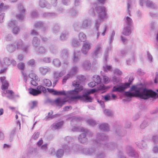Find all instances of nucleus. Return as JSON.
I'll return each mask as SVG.
<instances>
[{
	"label": "nucleus",
	"instance_id": "de8ad7c7",
	"mask_svg": "<svg viewBox=\"0 0 158 158\" xmlns=\"http://www.w3.org/2000/svg\"><path fill=\"white\" fill-rule=\"evenodd\" d=\"M56 15L53 13H45L43 14V16L44 17L49 18H53L55 17Z\"/></svg>",
	"mask_w": 158,
	"mask_h": 158
},
{
	"label": "nucleus",
	"instance_id": "f8f14e48",
	"mask_svg": "<svg viewBox=\"0 0 158 158\" xmlns=\"http://www.w3.org/2000/svg\"><path fill=\"white\" fill-rule=\"evenodd\" d=\"M102 51V46L101 44H98L95 47L94 50L92 54L94 58H97L98 56L101 54Z\"/></svg>",
	"mask_w": 158,
	"mask_h": 158
},
{
	"label": "nucleus",
	"instance_id": "79ce46f5",
	"mask_svg": "<svg viewBox=\"0 0 158 158\" xmlns=\"http://www.w3.org/2000/svg\"><path fill=\"white\" fill-rule=\"evenodd\" d=\"M78 13L79 12L78 10L75 8H73L70 10L69 14L73 16L77 15Z\"/></svg>",
	"mask_w": 158,
	"mask_h": 158
},
{
	"label": "nucleus",
	"instance_id": "6e6d98bb",
	"mask_svg": "<svg viewBox=\"0 0 158 158\" xmlns=\"http://www.w3.org/2000/svg\"><path fill=\"white\" fill-rule=\"evenodd\" d=\"M43 26L44 23L41 21L36 22L34 24V27L37 28H40L43 27Z\"/></svg>",
	"mask_w": 158,
	"mask_h": 158
},
{
	"label": "nucleus",
	"instance_id": "bb28decb",
	"mask_svg": "<svg viewBox=\"0 0 158 158\" xmlns=\"http://www.w3.org/2000/svg\"><path fill=\"white\" fill-rule=\"evenodd\" d=\"M65 73V70L61 71L60 72L54 71L53 72V77L55 79L59 80V78L63 76Z\"/></svg>",
	"mask_w": 158,
	"mask_h": 158
},
{
	"label": "nucleus",
	"instance_id": "3c124183",
	"mask_svg": "<svg viewBox=\"0 0 158 158\" xmlns=\"http://www.w3.org/2000/svg\"><path fill=\"white\" fill-rule=\"evenodd\" d=\"M38 103V102L37 101H32L29 102V105L30 108L31 109H33L37 106Z\"/></svg>",
	"mask_w": 158,
	"mask_h": 158
},
{
	"label": "nucleus",
	"instance_id": "7ed1b4c3",
	"mask_svg": "<svg viewBox=\"0 0 158 158\" xmlns=\"http://www.w3.org/2000/svg\"><path fill=\"white\" fill-rule=\"evenodd\" d=\"M105 89V88L104 86H102L98 89H91L89 91L85 93L82 96L77 95V94L74 96L71 97V99L73 100L79 99L86 102H91L93 101V98L89 95L90 94L94 93L97 91L98 90H104Z\"/></svg>",
	"mask_w": 158,
	"mask_h": 158
},
{
	"label": "nucleus",
	"instance_id": "e2e57ef3",
	"mask_svg": "<svg viewBox=\"0 0 158 158\" xmlns=\"http://www.w3.org/2000/svg\"><path fill=\"white\" fill-rule=\"evenodd\" d=\"M115 32L114 31H113L110 34V36L109 39V44H111V43L113 42L114 39V37L115 35Z\"/></svg>",
	"mask_w": 158,
	"mask_h": 158
},
{
	"label": "nucleus",
	"instance_id": "5701e85b",
	"mask_svg": "<svg viewBox=\"0 0 158 158\" xmlns=\"http://www.w3.org/2000/svg\"><path fill=\"white\" fill-rule=\"evenodd\" d=\"M2 94L3 97H6L10 99H13L14 98V93L12 90H4Z\"/></svg>",
	"mask_w": 158,
	"mask_h": 158
},
{
	"label": "nucleus",
	"instance_id": "c756f323",
	"mask_svg": "<svg viewBox=\"0 0 158 158\" xmlns=\"http://www.w3.org/2000/svg\"><path fill=\"white\" fill-rule=\"evenodd\" d=\"M39 5L41 8L46 7L49 9L50 6L45 0H40L39 2Z\"/></svg>",
	"mask_w": 158,
	"mask_h": 158
},
{
	"label": "nucleus",
	"instance_id": "20e7f679",
	"mask_svg": "<svg viewBox=\"0 0 158 158\" xmlns=\"http://www.w3.org/2000/svg\"><path fill=\"white\" fill-rule=\"evenodd\" d=\"M82 89V87H80L79 89L77 88L75 90H71L65 92L64 90L62 91H57L53 89H47L48 92L51 93H52L54 95H64L68 97H69L70 100L72 101H74V100H72L71 97L74 96L78 94L79 92Z\"/></svg>",
	"mask_w": 158,
	"mask_h": 158
},
{
	"label": "nucleus",
	"instance_id": "680f3d73",
	"mask_svg": "<svg viewBox=\"0 0 158 158\" xmlns=\"http://www.w3.org/2000/svg\"><path fill=\"white\" fill-rule=\"evenodd\" d=\"M120 79L119 78L115 76L111 80V81L114 85L116 84L120 81Z\"/></svg>",
	"mask_w": 158,
	"mask_h": 158
},
{
	"label": "nucleus",
	"instance_id": "c85d7f7f",
	"mask_svg": "<svg viewBox=\"0 0 158 158\" xmlns=\"http://www.w3.org/2000/svg\"><path fill=\"white\" fill-rule=\"evenodd\" d=\"M104 147L111 150H114L117 147V144L114 142H110L106 143L104 145Z\"/></svg>",
	"mask_w": 158,
	"mask_h": 158
},
{
	"label": "nucleus",
	"instance_id": "a18cd8bd",
	"mask_svg": "<svg viewBox=\"0 0 158 158\" xmlns=\"http://www.w3.org/2000/svg\"><path fill=\"white\" fill-rule=\"evenodd\" d=\"M36 89L39 94H40L42 92L44 93H45L46 92L45 88L41 85L38 86L37 87Z\"/></svg>",
	"mask_w": 158,
	"mask_h": 158
},
{
	"label": "nucleus",
	"instance_id": "dca6fc26",
	"mask_svg": "<svg viewBox=\"0 0 158 158\" xmlns=\"http://www.w3.org/2000/svg\"><path fill=\"white\" fill-rule=\"evenodd\" d=\"M29 76L31 79V84L34 86H36L38 85L37 81L40 80L38 77L35 74L33 73L29 74Z\"/></svg>",
	"mask_w": 158,
	"mask_h": 158
},
{
	"label": "nucleus",
	"instance_id": "864d4df0",
	"mask_svg": "<svg viewBox=\"0 0 158 158\" xmlns=\"http://www.w3.org/2000/svg\"><path fill=\"white\" fill-rule=\"evenodd\" d=\"M64 154V151L62 149L58 150L56 153V156L58 158H61Z\"/></svg>",
	"mask_w": 158,
	"mask_h": 158
},
{
	"label": "nucleus",
	"instance_id": "6e6552de",
	"mask_svg": "<svg viewBox=\"0 0 158 158\" xmlns=\"http://www.w3.org/2000/svg\"><path fill=\"white\" fill-rule=\"evenodd\" d=\"M131 82L122 83L118 85L114 86L112 89V92H123L129 87Z\"/></svg>",
	"mask_w": 158,
	"mask_h": 158
},
{
	"label": "nucleus",
	"instance_id": "8fccbe9b",
	"mask_svg": "<svg viewBox=\"0 0 158 158\" xmlns=\"http://www.w3.org/2000/svg\"><path fill=\"white\" fill-rule=\"evenodd\" d=\"M12 29V33L15 35H17L20 31V29L17 26V25L14 27Z\"/></svg>",
	"mask_w": 158,
	"mask_h": 158
},
{
	"label": "nucleus",
	"instance_id": "2f4dec72",
	"mask_svg": "<svg viewBox=\"0 0 158 158\" xmlns=\"http://www.w3.org/2000/svg\"><path fill=\"white\" fill-rule=\"evenodd\" d=\"M69 35V32L68 31H63L60 36V39L63 41L65 40L68 37Z\"/></svg>",
	"mask_w": 158,
	"mask_h": 158
},
{
	"label": "nucleus",
	"instance_id": "c03bdc74",
	"mask_svg": "<svg viewBox=\"0 0 158 158\" xmlns=\"http://www.w3.org/2000/svg\"><path fill=\"white\" fill-rule=\"evenodd\" d=\"M43 84L44 86L50 87L52 85L51 81L49 79H44L43 80Z\"/></svg>",
	"mask_w": 158,
	"mask_h": 158
},
{
	"label": "nucleus",
	"instance_id": "09e8293b",
	"mask_svg": "<svg viewBox=\"0 0 158 158\" xmlns=\"http://www.w3.org/2000/svg\"><path fill=\"white\" fill-rule=\"evenodd\" d=\"M77 67L76 66L73 67L69 73L70 74V75L73 77L77 73Z\"/></svg>",
	"mask_w": 158,
	"mask_h": 158
},
{
	"label": "nucleus",
	"instance_id": "a19ab883",
	"mask_svg": "<svg viewBox=\"0 0 158 158\" xmlns=\"http://www.w3.org/2000/svg\"><path fill=\"white\" fill-rule=\"evenodd\" d=\"M60 30V27L57 24H55L53 27L52 32L53 33L56 34L59 32Z\"/></svg>",
	"mask_w": 158,
	"mask_h": 158
},
{
	"label": "nucleus",
	"instance_id": "37998d69",
	"mask_svg": "<svg viewBox=\"0 0 158 158\" xmlns=\"http://www.w3.org/2000/svg\"><path fill=\"white\" fill-rule=\"evenodd\" d=\"M90 66L91 64L89 61H84L83 63L82 67L86 70L89 69Z\"/></svg>",
	"mask_w": 158,
	"mask_h": 158
},
{
	"label": "nucleus",
	"instance_id": "cd10ccee",
	"mask_svg": "<svg viewBox=\"0 0 158 158\" xmlns=\"http://www.w3.org/2000/svg\"><path fill=\"white\" fill-rule=\"evenodd\" d=\"M136 146L139 148L141 149H145L147 147V144L143 140L138 142L135 143Z\"/></svg>",
	"mask_w": 158,
	"mask_h": 158
},
{
	"label": "nucleus",
	"instance_id": "aec40b11",
	"mask_svg": "<svg viewBox=\"0 0 158 158\" xmlns=\"http://www.w3.org/2000/svg\"><path fill=\"white\" fill-rule=\"evenodd\" d=\"M40 73L43 75H45L48 73L51 72V68L47 66H42L39 68Z\"/></svg>",
	"mask_w": 158,
	"mask_h": 158
},
{
	"label": "nucleus",
	"instance_id": "7c9ffc66",
	"mask_svg": "<svg viewBox=\"0 0 158 158\" xmlns=\"http://www.w3.org/2000/svg\"><path fill=\"white\" fill-rule=\"evenodd\" d=\"M131 27L125 26L122 34L125 35H129L131 33Z\"/></svg>",
	"mask_w": 158,
	"mask_h": 158
},
{
	"label": "nucleus",
	"instance_id": "1a4fd4ad",
	"mask_svg": "<svg viewBox=\"0 0 158 158\" xmlns=\"http://www.w3.org/2000/svg\"><path fill=\"white\" fill-rule=\"evenodd\" d=\"M69 56V53L67 50L63 49L61 51L60 56L61 59L64 60V63L63 67L64 68H67L69 62L68 60V59Z\"/></svg>",
	"mask_w": 158,
	"mask_h": 158
},
{
	"label": "nucleus",
	"instance_id": "a878e982",
	"mask_svg": "<svg viewBox=\"0 0 158 158\" xmlns=\"http://www.w3.org/2000/svg\"><path fill=\"white\" fill-rule=\"evenodd\" d=\"M64 123V122L63 121L56 122L53 124L52 129L53 130H58L62 128Z\"/></svg>",
	"mask_w": 158,
	"mask_h": 158
},
{
	"label": "nucleus",
	"instance_id": "72a5a7b5",
	"mask_svg": "<svg viewBox=\"0 0 158 158\" xmlns=\"http://www.w3.org/2000/svg\"><path fill=\"white\" fill-rule=\"evenodd\" d=\"M6 49L10 53H12L14 52L16 49L15 45L13 44H8L6 46Z\"/></svg>",
	"mask_w": 158,
	"mask_h": 158
},
{
	"label": "nucleus",
	"instance_id": "f257e3e1",
	"mask_svg": "<svg viewBox=\"0 0 158 158\" xmlns=\"http://www.w3.org/2000/svg\"><path fill=\"white\" fill-rule=\"evenodd\" d=\"M125 95L127 97H138L140 98L147 99L150 98H158V94L151 90L148 89L141 84L139 85H133L130 91L125 92Z\"/></svg>",
	"mask_w": 158,
	"mask_h": 158
},
{
	"label": "nucleus",
	"instance_id": "0e129e2a",
	"mask_svg": "<svg viewBox=\"0 0 158 158\" xmlns=\"http://www.w3.org/2000/svg\"><path fill=\"white\" fill-rule=\"evenodd\" d=\"M94 80L97 84H99L101 82V80L100 77L98 75H95L93 77Z\"/></svg>",
	"mask_w": 158,
	"mask_h": 158
},
{
	"label": "nucleus",
	"instance_id": "f03ea898",
	"mask_svg": "<svg viewBox=\"0 0 158 158\" xmlns=\"http://www.w3.org/2000/svg\"><path fill=\"white\" fill-rule=\"evenodd\" d=\"M95 12L98 14V18L100 20L107 18L105 8L103 6H98L96 3L92 5L89 10V14L92 16H94Z\"/></svg>",
	"mask_w": 158,
	"mask_h": 158
},
{
	"label": "nucleus",
	"instance_id": "4468645a",
	"mask_svg": "<svg viewBox=\"0 0 158 158\" xmlns=\"http://www.w3.org/2000/svg\"><path fill=\"white\" fill-rule=\"evenodd\" d=\"M140 5L141 6H143L145 4L147 7L151 8H154L156 7L155 4L152 1L149 0H139Z\"/></svg>",
	"mask_w": 158,
	"mask_h": 158
},
{
	"label": "nucleus",
	"instance_id": "5fc2aeb1",
	"mask_svg": "<svg viewBox=\"0 0 158 158\" xmlns=\"http://www.w3.org/2000/svg\"><path fill=\"white\" fill-rule=\"evenodd\" d=\"M104 114L108 116H112L113 114L112 111L110 110L105 109L103 111Z\"/></svg>",
	"mask_w": 158,
	"mask_h": 158
},
{
	"label": "nucleus",
	"instance_id": "69168bd1",
	"mask_svg": "<svg viewBox=\"0 0 158 158\" xmlns=\"http://www.w3.org/2000/svg\"><path fill=\"white\" fill-rule=\"evenodd\" d=\"M72 45L74 47H77L79 44V42L78 41L75 39H73L72 41Z\"/></svg>",
	"mask_w": 158,
	"mask_h": 158
},
{
	"label": "nucleus",
	"instance_id": "a211bd4d",
	"mask_svg": "<svg viewBox=\"0 0 158 158\" xmlns=\"http://www.w3.org/2000/svg\"><path fill=\"white\" fill-rule=\"evenodd\" d=\"M96 149L94 148H90L87 149L85 148H83L82 153L86 155H93L95 154Z\"/></svg>",
	"mask_w": 158,
	"mask_h": 158
},
{
	"label": "nucleus",
	"instance_id": "e433bc0d",
	"mask_svg": "<svg viewBox=\"0 0 158 158\" xmlns=\"http://www.w3.org/2000/svg\"><path fill=\"white\" fill-rule=\"evenodd\" d=\"M79 40L81 42H84L86 39V35L82 32L79 33L78 35Z\"/></svg>",
	"mask_w": 158,
	"mask_h": 158
},
{
	"label": "nucleus",
	"instance_id": "393cba45",
	"mask_svg": "<svg viewBox=\"0 0 158 158\" xmlns=\"http://www.w3.org/2000/svg\"><path fill=\"white\" fill-rule=\"evenodd\" d=\"M67 102L65 98H58L54 101V103L58 106L61 107L65 103Z\"/></svg>",
	"mask_w": 158,
	"mask_h": 158
},
{
	"label": "nucleus",
	"instance_id": "774afa93",
	"mask_svg": "<svg viewBox=\"0 0 158 158\" xmlns=\"http://www.w3.org/2000/svg\"><path fill=\"white\" fill-rule=\"evenodd\" d=\"M48 145L47 143H45L40 147V148L44 152H46L48 149Z\"/></svg>",
	"mask_w": 158,
	"mask_h": 158
},
{
	"label": "nucleus",
	"instance_id": "4c0bfd02",
	"mask_svg": "<svg viewBox=\"0 0 158 158\" xmlns=\"http://www.w3.org/2000/svg\"><path fill=\"white\" fill-rule=\"evenodd\" d=\"M99 127L101 130L104 131H108L109 129V125L106 123H103L100 124Z\"/></svg>",
	"mask_w": 158,
	"mask_h": 158
},
{
	"label": "nucleus",
	"instance_id": "0eeeda50",
	"mask_svg": "<svg viewBox=\"0 0 158 158\" xmlns=\"http://www.w3.org/2000/svg\"><path fill=\"white\" fill-rule=\"evenodd\" d=\"M65 152L67 153H74L76 152L82 153L83 148L80 145L75 144L71 146L68 147L66 145L62 146Z\"/></svg>",
	"mask_w": 158,
	"mask_h": 158
},
{
	"label": "nucleus",
	"instance_id": "b1692460",
	"mask_svg": "<svg viewBox=\"0 0 158 158\" xmlns=\"http://www.w3.org/2000/svg\"><path fill=\"white\" fill-rule=\"evenodd\" d=\"M127 151L129 156L135 157H138V154L135 152L134 148L132 146H128L127 148Z\"/></svg>",
	"mask_w": 158,
	"mask_h": 158
},
{
	"label": "nucleus",
	"instance_id": "423d86ee",
	"mask_svg": "<svg viewBox=\"0 0 158 158\" xmlns=\"http://www.w3.org/2000/svg\"><path fill=\"white\" fill-rule=\"evenodd\" d=\"M101 23V22L98 19H97L94 23V28L96 31L95 34L97 39H98L101 35L104 36L105 35L107 28L106 24H105L102 26L100 28Z\"/></svg>",
	"mask_w": 158,
	"mask_h": 158
},
{
	"label": "nucleus",
	"instance_id": "c9c22d12",
	"mask_svg": "<svg viewBox=\"0 0 158 158\" xmlns=\"http://www.w3.org/2000/svg\"><path fill=\"white\" fill-rule=\"evenodd\" d=\"M73 56L72 58V60L73 63H77L80 60V55L79 53L74 52L73 53Z\"/></svg>",
	"mask_w": 158,
	"mask_h": 158
},
{
	"label": "nucleus",
	"instance_id": "49530a36",
	"mask_svg": "<svg viewBox=\"0 0 158 158\" xmlns=\"http://www.w3.org/2000/svg\"><path fill=\"white\" fill-rule=\"evenodd\" d=\"M29 93L34 96H36L39 94L38 92L37 89H35L32 88H31L29 89Z\"/></svg>",
	"mask_w": 158,
	"mask_h": 158
},
{
	"label": "nucleus",
	"instance_id": "473e14b6",
	"mask_svg": "<svg viewBox=\"0 0 158 158\" xmlns=\"http://www.w3.org/2000/svg\"><path fill=\"white\" fill-rule=\"evenodd\" d=\"M32 44L35 48H37L40 44V40L37 37H34L33 39Z\"/></svg>",
	"mask_w": 158,
	"mask_h": 158
},
{
	"label": "nucleus",
	"instance_id": "ea45409f",
	"mask_svg": "<svg viewBox=\"0 0 158 158\" xmlns=\"http://www.w3.org/2000/svg\"><path fill=\"white\" fill-rule=\"evenodd\" d=\"M72 131H80V132H85L87 131L85 130V128L82 127H77L75 126L71 128Z\"/></svg>",
	"mask_w": 158,
	"mask_h": 158
},
{
	"label": "nucleus",
	"instance_id": "052dcab7",
	"mask_svg": "<svg viewBox=\"0 0 158 158\" xmlns=\"http://www.w3.org/2000/svg\"><path fill=\"white\" fill-rule=\"evenodd\" d=\"M72 84H73V85L74 86L76 87V88L74 90L76 89L77 88L79 89L80 87H82V89L80 91L83 89V87L81 86H79L80 83H79V81H74L73 82Z\"/></svg>",
	"mask_w": 158,
	"mask_h": 158
},
{
	"label": "nucleus",
	"instance_id": "13d9d810",
	"mask_svg": "<svg viewBox=\"0 0 158 158\" xmlns=\"http://www.w3.org/2000/svg\"><path fill=\"white\" fill-rule=\"evenodd\" d=\"M53 63L56 67H59L61 64L60 61L58 59H54L53 61Z\"/></svg>",
	"mask_w": 158,
	"mask_h": 158
},
{
	"label": "nucleus",
	"instance_id": "9b49d317",
	"mask_svg": "<svg viewBox=\"0 0 158 158\" xmlns=\"http://www.w3.org/2000/svg\"><path fill=\"white\" fill-rule=\"evenodd\" d=\"M18 8L19 13L16 15V18L20 20H23L24 19L25 10L21 3L18 4Z\"/></svg>",
	"mask_w": 158,
	"mask_h": 158
},
{
	"label": "nucleus",
	"instance_id": "f704fd0d",
	"mask_svg": "<svg viewBox=\"0 0 158 158\" xmlns=\"http://www.w3.org/2000/svg\"><path fill=\"white\" fill-rule=\"evenodd\" d=\"M9 8V6L8 5L4 4L3 2H0V14L3 13Z\"/></svg>",
	"mask_w": 158,
	"mask_h": 158
},
{
	"label": "nucleus",
	"instance_id": "ddd939ff",
	"mask_svg": "<svg viewBox=\"0 0 158 158\" xmlns=\"http://www.w3.org/2000/svg\"><path fill=\"white\" fill-rule=\"evenodd\" d=\"M96 139L95 140V143L101 144V141H104L107 140L108 139V137L104 134H100L98 133L96 136Z\"/></svg>",
	"mask_w": 158,
	"mask_h": 158
},
{
	"label": "nucleus",
	"instance_id": "412c9836",
	"mask_svg": "<svg viewBox=\"0 0 158 158\" xmlns=\"http://www.w3.org/2000/svg\"><path fill=\"white\" fill-rule=\"evenodd\" d=\"M0 80L2 83V89L4 90H6L8 88L9 86L8 81L6 80V78L4 77H1Z\"/></svg>",
	"mask_w": 158,
	"mask_h": 158
},
{
	"label": "nucleus",
	"instance_id": "6ab92c4d",
	"mask_svg": "<svg viewBox=\"0 0 158 158\" xmlns=\"http://www.w3.org/2000/svg\"><path fill=\"white\" fill-rule=\"evenodd\" d=\"M78 140L80 143L84 144H87L88 143V139L86 137V134L85 132L79 135Z\"/></svg>",
	"mask_w": 158,
	"mask_h": 158
},
{
	"label": "nucleus",
	"instance_id": "2eb2a0df",
	"mask_svg": "<svg viewBox=\"0 0 158 158\" xmlns=\"http://www.w3.org/2000/svg\"><path fill=\"white\" fill-rule=\"evenodd\" d=\"M91 48V46L90 43L85 42L83 44L81 52L83 54L86 55Z\"/></svg>",
	"mask_w": 158,
	"mask_h": 158
},
{
	"label": "nucleus",
	"instance_id": "9d476101",
	"mask_svg": "<svg viewBox=\"0 0 158 158\" xmlns=\"http://www.w3.org/2000/svg\"><path fill=\"white\" fill-rule=\"evenodd\" d=\"M16 44V48L17 49H21L25 52H27L28 50L29 46L24 45L23 41L21 39H19L15 42Z\"/></svg>",
	"mask_w": 158,
	"mask_h": 158
},
{
	"label": "nucleus",
	"instance_id": "bf43d9fd",
	"mask_svg": "<svg viewBox=\"0 0 158 158\" xmlns=\"http://www.w3.org/2000/svg\"><path fill=\"white\" fill-rule=\"evenodd\" d=\"M25 64L23 62H20L17 64V67L18 69L21 71H23L25 68Z\"/></svg>",
	"mask_w": 158,
	"mask_h": 158
},
{
	"label": "nucleus",
	"instance_id": "f3484780",
	"mask_svg": "<svg viewBox=\"0 0 158 158\" xmlns=\"http://www.w3.org/2000/svg\"><path fill=\"white\" fill-rule=\"evenodd\" d=\"M10 65V60L8 57H4L0 60V65L2 68H7Z\"/></svg>",
	"mask_w": 158,
	"mask_h": 158
},
{
	"label": "nucleus",
	"instance_id": "603ef678",
	"mask_svg": "<svg viewBox=\"0 0 158 158\" xmlns=\"http://www.w3.org/2000/svg\"><path fill=\"white\" fill-rule=\"evenodd\" d=\"M16 25H17V22L15 20H11L9 22L8 24V26L12 28Z\"/></svg>",
	"mask_w": 158,
	"mask_h": 158
},
{
	"label": "nucleus",
	"instance_id": "4d7b16f0",
	"mask_svg": "<svg viewBox=\"0 0 158 158\" xmlns=\"http://www.w3.org/2000/svg\"><path fill=\"white\" fill-rule=\"evenodd\" d=\"M87 122L89 125L92 126H94L97 124L96 122L94 120L92 119H88Z\"/></svg>",
	"mask_w": 158,
	"mask_h": 158
},
{
	"label": "nucleus",
	"instance_id": "39448f33",
	"mask_svg": "<svg viewBox=\"0 0 158 158\" xmlns=\"http://www.w3.org/2000/svg\"><path fill=\"white\" fill-rule=\"evenodd\" d=\"M92 25V21L89 18H85L82 20L81 23L76 22L73 25L74 30L78 31L80 29H86L90 27Z\"/></svg>",
	"mask_w": 158,
	"mask_h": 158
},
{
	"label": "nucleus",
	"instance_id": "58836bf2",
	"mask_svg": "<svg viewBox=\"0 0 158 158\" xmlns=\"http://www.w3.org/2000/svg\"><path fill=\"white\" fill-rule=\"evenodd\" d=\"M124 19L126 23L125 26L131 27L132 23V19L128 16H126Z\"/></svg>",
	"mask_w": 158,
	"mask_h": 158
},
{
	"label": "nucleus",
	"instance_id": "4be33fe9",
	"mask_svg": "<svg viewBox=\"0 0 158 158\" xmlns=\"http://www.w3.org/2000/svg\"><path fill=\"white\" fill-rule=\"evenodd\" d=\"M35 50L36 53L39 55H44L46 54L47 52L46 48L43 46H40L35 48Z\"/></svg>",
	"mask_w": 158,
	"mask_h": 158
},
{
	"label": "nucleus",
	"instance_id": "338daca9",
	"mask_svg": "<svg viewBox=\"0 0 158 158\" xmlns=\"http://www.w3.org/2000/svg\"><path fill=\"white\" fill-rule=\"evenodd\" d=\"M72 77L69 73L65 76L63 79L62 82L63 84L65 83L66 81L68 79Z\"/></svg>",
	"mask_w": 158,
	"mask_h": 158
}]
</instances>
